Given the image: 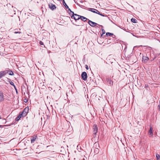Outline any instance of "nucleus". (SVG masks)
Returning a JSON list of instances; mask_svg holds the SVG:
<instances>
[{
  "label": "nucleus",
  "instance_id": "25",
  "mask_svg": "<svg viewBox=\"0 0 160 160\" xmlns=\"http://www.w3.org/2000/svg\"><path fill=\"white\" fill-rule=\"evenodd\" d=\"M157 160H160V156L159 155L157 154L156 155Z\"/></svg>",
  "mask_w": 160,
  "mask_h": 160
},
{
  "label": "nucleus",
  "instance_id": "36",
  "mask_svg": "<svg viewBox=\"0 0 160 160\" xmlns=\"http://www.w3.org/2000/svg\"><path fill=\"white\" fill-rule=\"evenodd\" d=\"M116 37V36H115V35H114V34H113V36H112V38H115Z\"/></svg>",
  "mask_w": 160,
  "mask_h": 160
},
{
  "label": "nucleus",
  "instance_id": "5",
  "mask_svg": "<svg viewBox=\"0 0 160 160\" xmlns=\"http://www.w3.org/2000/svg\"><path fill=\"white\" fill-rule=\"evenodd\" d=\"M107 84L109 86L113 85V81H112L110 78H107L106 79Z\"/></svg>",
  "mask_w": 160,
  "mask_h": 160
},
{
  "label": "nucleus",
  "instance_id": "6",
  "mask_svg": "<svg viewBox=\"0 0 160 160\" xmlns=\"http://www.w3.org/2000/svg\"><path fill=\"white\" fill-rule=\"evenodd\" d=\"M38 139V137L37 135H34L31 136V142L32 143H34L36 139Z\"/></svg>",
  "mask_w": 160,
  "mask_h": 160
},
{
  "label": "nucleus",
  "instance_id": "33",
  "mask_svg": "<svg viewBox=\"0 0 160 160\" xmlns=\"http://www.w3.org/2000/svg\"><path fill=\"white\" fill-rule=\"evenodd\" d=\"M85 68H86V69L87 70H88V66L87 65H85Z\"/></svg>",
  "mask_w": 160,
  "mask_h": 160
},
{
  "label": "nucleus",
  "instance_id": "10",
  "mask_svg": "<svg viewBox=\"0 0 160 160\" xmlns=\"http://www.w3.org/2000/svg\"><path fill=\"white\" fill-rule=\"evenodd\" d=\"M49 8L52 10H54V9H56V7L55 5L52 3H50L49 4Z\"/></svg>",
  "mask_w": 160,
  "mask_h": 160
},
{
  "label": "nucleus",
  "instance_id": "31",
  "mask_svg": "<svg viewBox=\"0 0 160 160\" xmlns=\"http://www.w3.org/2000/svg\"><path fill=\"white\" fill-rule=\"evenodd\" d=\"M28 99H27V98H25L24 99V102H28Z\"/></svg>",
  "mask_w": 160,
  "mask_h": 160
},
{
  "label": "nucleus",
  "instance_id": "14",
  "mask_svg": "<svg viewBox=\"0 0 160 160\" xmlns=\"http://www.w3.org/2000/svg\"><path fill=\"white\" fill-rule=\"evenodd\" d=\"M73 24L74 25H75L76 26H83L84 25L82 21H81V22H80L78 23H77V24L73 23Z\"/></svg>",
  "mask_w": 160,
  "mask_h": 160
},
{
  "label": "nucleus",
  "instance_id": "28",
  "mask_svg": "<svg viewBox=\"0 0 160 160\" xmlns=\"http://www.w3.org/2000/svg\"><path fill=\"white\" fill-rule=\"evenodd\" d=\"M93 9H94V8H88V10L89 11L92 12V11H93Z\"/></svg>",
  "mask_w": 160,
  "mask_h": 160
},
{
  "label": "nucleus",
  "instance_id": "7",
  "mask_svg": "<svg viewBox=\"0 0 160 160\" xmlns=\"http://www.w3.org/2000/svg\"><path fill=\"white\" fill-rule=\"evenodd\" d=\"M92 12L98 14L103 17H105L106 16L104 14H102V13H100L98 10L94 8L93 10V11H92Z\"/></svg>",
  "mask_w": 160,
  "mask_h": 160
},
{
  "label": "nucleus",
  "instance_id": "40",
  "mask_svg": "<svg viewBox=\"0 0 160 160\" xmlns=\"http://www.w3.org/2000/svg\"><path fill=\"white\" fill-rule=\"evenodd\" d=\"M14 124V122H12V123H11V124L9 125V126H11V125H13V124Z\"/></svg>",
  "mask_w": 160,
  "mask_h": 160
},
{
  "label": "nucleus",
  "instance_id": "30",
  "mask_svg": "<svg viewBox=\"0 0 160 160\" xmlns=\"http://www.w3.org/2000/svg\"><path fill=\"white\" fill-rule=\"evenodd\" d=\"M110 34V32H107L106 33V35L107 36H110V34Z\"/></svg>",
  "mask_w": 160,
  "mask_h": 160
},
{
  "label": "nucleus",
  "instance_id": "34",
  "mask_svg": "<svg viewBox=\"0 0 160 160\" xmlns=\"http://www.w3.org/2000/svg\"><path fill=\"white\" fill-rule=\"evenodd\" d=\"M158 109L159 111H160V105H158Z\"/></svg>",
  "mask_w": 160,
  "mask_h": 160
},
{
  "label": "nucleus",
  "instance_id": "8",
  "mask_svg": "<svg viewBox=\"0 0 160 160\" xmlns=\"http://www.w3.org/2000/svg\"><path fill=\"white\" fill-rule=\"evenodd\" d=\"M142 59V62L144 63H147L148 61L149 60V58L146 56H143Z\"/></svg>",
  "mask_w": 160,
  "mask_h": 160
},
{
  "label": "nucleus",
  "instance_id": "18",
  "mask_svg": "<svg viewBox=\"0 0 160 160\" xmlns=\"http://www.w3.org/2000/svg\"><path fill=\"white\" fill-rule=\"evenodd\" d=\"M62 3L63 5L65 6L66 8L68 9V7L65 2L64 0H63Z\"/></svg>",
  "mask_w": 160,
  "mask_h": 160
},
{
  "label": "nucleus",
  "instance_id": "39",
  "mask_svg": "<svg viewBox=\"0 0 160 160\" xmlns=\"http://www.w3.org/2000/svg\"><path fill=\"white\" fill-rule=\"evenodd\" d=\"M110 34V36H113V34L112 33H110V34Z\"/></svg>",
  "mask_w": 160,
  "mask_h": 160
},
{
  "label": "nucleus",
  "instance_id": "44",
  "mask_svg": "<svg viewBox=\"0 0 160 160\" xmlns=\"http://www.w3.org/2000/svg\"><path fill=\"white\" fill-rule=\"evenodd\" d=\"M148 85L146 86V87H148Z\"/></svg>",
  "mask_w": 160,
  "mask_h": 160
},
{
  "label": "nucleus",
  "instance_id": "17",
  "mask_svg": "<svg viewBox=\"0 0 160 160\" xmlns=\"http://www.w3.org/2000/svg\"><path fill=\"white\" fill-rule=\"evenodd\" d=\"M7 79L8 81L9 82L10 85L13 86L15 85L14 83L11 81V80L9 78H7Z\"/></svg>",
  "mask_w": 160,
  "mask_h": 160
},
{
  "label": "nucleus",
  "instance_id": "19",
  "mask_svg": "<svg viewBox=\"0 0 160 160\" xmlns=\"http://www.w3.org/2000/svg\"><path fill=\"white\" fill-rule=\"evenodd\" d=\"M94 146L95 147V148L97 149H98V148L99 147V144L98 142H95L94 144Z\"/></svg>",
  "mask_w": 160,
  "mask_h": 160
},
{
  "label": "nucleus",
  "instance_id": "32",
  "mask_svg": "<svg viewBox=\"0 0 160 160\" xmlns=\"http://www.w3.org/2000/svg\"><path fill=\"white\" fill-rule=\"evenodd\" d=\"M13 86V87H14V89H15V90H16V92H17V88H16V86H15V85H14V86Z\"/></svg>",
  "mask_w": 160,
  "mask_h": 160
},
{
  "label": "nucleus",
  "instance_id": "29",
  "mask_svg": "<svg viewBox=\"0 0 160 160\" xmlns=\"http://www.w3.org/2000/svg\"><path fill=\"white\" fill-rule=\"evenodd\" d=\"M2 120L3 123H5L6 122V120L5 119H2Z\"/></svg>",
  "mask_w": 160,
  "mask_h": 160
},
{
  "label": "nucleus",
  "instance_id": "12",
  "mask_svg": "<svg viewBox=\"0 0 160 160\" xmlns=\"http://www.w3.org/2000/svg\"><path fill=\"white\" fill-rule=\"evenodd\" d=\"M23 116L20 112L19 115H18L15 118V120L16 121H19V120Z\"/></svg>",
  "mask_w": 160,
  "mask_h": 160
},
{
  "label": "nucleus",
  "instance_id": "2",
  "mask_svg": "<svg viewBox=\"0 0 160 160\" xmlns=\"http://www.w3.org/2000/svg\"><path fill=\"white\" fill-rule=\"evenodd\" d=\"M88 23L92 27H94L96 26L97 25H99L102 28H103V26L102 25H100L97 24V23L94 22L89 20H88Z\"/></svg>",
  "mask_w": 160,
  "mask_h": 160
},
{
  "label": "nucleus",
  "instance_id": "16",
  "mask_svg": "<svg viewBox=\"0 0 160 160\" xmlns=\"http://www.w3.org/2000/svg\"><path fill=\"white\" fill-rule=\"evenodd\" d=\"M4 72L3 71H1L0 72V78H2V77L4 76Z\"/></svg>",
  "mask_w": 160,
  "mask_h": 160
},
{
  "label": "nucleus",
  "instance_id": "35",
  "mask_svg": "<svg viewBox=\"0 0 160 160\" xmlns=\"http://www.w3.org/2000/svg\"><path fill=\"white\" fill-rule=\"evenodd\" d=\"M90 78V82H94L93 80V79L92 80V79H91V78Z\"/></svg>",
  "mask_w": 160,
  "mask_h": 160
},
{
  "label": "nucleus",
  "instance_id": "11",
  "mask_svg": "<svg viewBox=\"0 0 160 160\" xmlns=\"http://www.w3.org/2000/svg\"><path fill=\"white\" fill-rule=\"evenodd\" d=\"M4 100V96L3 92H0V102H1Z\"/></svg>",
  "mask_w": 160,
  "mask_h": 160
},
{
  "label": "nucleus",
  "instance_id": "4",
  "mask_svg": "<svg viewBox=\"0 0 160 160\" xmlns=\"http://www.w3.org/2000/svg\"><path fill=\"white\" fill-rule=\"evenodd\" d=\"M81 77L82 79L84 81H86L88 78V74L87 73L85 72H82Z\"/></svg>",
  "mask_w": 160,
  "mask_h": 160
},
{
  "label": "nucleus",
  "instance_id": "20",
  "mask_svg": "<svg viewBox=\"0 0 160 160\" xmlns=\"http://www.w3.org/2000/svg\"><path fill=\"white\" fill-rule=\"evenodd\" d=\"M74 19L75 20L76 22H77V20L80 19V17L79 16L76 17V16H74Z\"/></svg>",
  "mask_w": 160,
  "mask_h": 160
},
{
  "label": "nucleus",
  "instance_id": "23",
  "mask_svg": "<svg viewBox=\"0 0 160 160\" xmlns=\"http://www.w3.org/2000/svg\"><path fill=\"white\" fill-rule=\"evenodd\" d=\"M149 133L150 135H153V132L152 131V128L151 127L150 128L149 131Z\"/></svg>",
  "mask_w": 160,
  "mask_h": 160
},
{
  "label": "nucleus",
  "instance_id": "15",
  "mask_svg": "<svg viewBox=\"0 0 160 160\" xmlns=\"http://www.w3.org/2000/svg\"><path fill=\"white\" fill-rule=\"evenodd\" d=\"M72 16H71V18L72 19L74 18V16H76V17L79 16V15H78L77 14L74 13V12H72Z\"/></svg>",
  "mask_w": 160,
  "mask_h": 160
},
{
  "label": "nucleus",
  "instance_id": "41",
  "mask_svg": "<svg viewBox=\"0 0 160 160\" xmlns=\"http://www.w3.org/2000/svg\"><path fill=\"white\" fill-rule=\"evenodd\" d=\"M139 47H142L143 46L141 45L139 46Z\"/></svg>",
  "mask_w": 160,
  "mask_h": 160
},
{
  "label": "nucleus",
  "instance_id": "13",
  "mask_svg": "<svg viewBox=\"0 0 160 160\" xmlns=\"http://www.w3.org/2000/svg\"><path fill=\"white\" fill-rule=\"evenodd\" d=\"M79 17H80V19H81L82 21L84 22H86L88 19L87 18L83 16L79 15Z\"/></svg>",
  "mask_w": 160,
  "mask_h": 160
},
{
  "label": "nucleus",
  "instance_id": "1",
  "mask_svg": "<svg viewBox=\"0 0 160 160\" xmlns=\"http://www.w3.org/2000/svg\"><path fill=\"white\" fill-rule=\"evenodd\" d=\"M29 111V107H26L22 111V112H20L22 114V116H23V117H25L28 113V112Z\"/></svg>",
  "mask_w": 160,
  "mask_h": 160
},
{
  "label": "nucleus",
  "instance_id": "3",
  "mask_svg": "<svg viewBox=\"0 0 160 160\" xmlns=\"http://www.w3.org/2000/svg\"><path fill=\"white\" fill-rule=\"evenodd\" d=\"M4 72L5 75L7 73H8L9 75L11 76H13L14 75V73L12 70H11L9 68H7L6 70H5L4 71H3Z\"/></svg>",
  "mask_w": 160,
  "mask_h": 160
},
{
  "label": "nucleus",
  "instance_id": "42",
  "mask_svg": "<svg viewBox=\"0 0 160 160\" xmlns=\"http://www.w3.org/2000/svg\"><path fill=\"white\" fill-rule=\"evenodd\" d=\"M80 2H81L82 3V2H83V1H82V0L81 1H80Z\"/></svg>",
  "mask_w": 160,
  "mask_h": 160
},
{
  "label": "nucleus",
  "instance_id": "43",
  "mask_svg": "<svg viewBox=\"0 0 160 160\" xmlns=\"http://www.w3.org/2000/svg\"><path fill=\"white\" fill-rule=\"evenodd\" d=\"M152 102H154V101L153 100H152Z\"/></svg>",
  "mask_w": 160,
  "mask_h": 160
},
{
  "label": "nucleus",
  "instance_id": "27",
  "mask_svg": "<svg viewBox=\"0 0 160 160\" xmlns=\"http://www.w3.org/2000/svg\"><path fill=\"white\" fill-rule=\"evenodd\" d=\"M39 44L40 45H44V44H43V43L41 41H40L39 42Z\"/></svg>",
  "mask_w": 160,
  "mask_h": 160
},
{
  "label": "nucleus",
  "instance_id": "37",
  "mask_svg": "<svg viewBox=\"0 0 160 160\" xmlns=\"http://www.w3.org/2000/svg\"><path fill=\"white\" fill-rule=\"evenodd\" d=\"M4 126H6V125L3 126V125H0V128H2Z\"/></svg>",
  "mask_w": 160,
  "mask_h": 160
},
{
  "label": "nucleus",
  "instance_id": "26",
  "mask_svg": "<svg viewBox=\"0 0 160 160\" xmlns=\"http://www.w3.org/2000/svg\"><path fill=\"white\" fill-rule=\"evenodd\" d=\"M68 8V12L69 13V14H70V15H71V14L70 12H69V11L71 13H72V12H73L69 8Z\"/></svg>",
  "mask_w": 160,
  "mask_h": 160
},
{
  "label": "nucleus",
  "instance_id": "22",
  "mask_svg": "<svg viewBox=\"0 0 160 160\" xmlns=\"http://www.w3.org/2000/svg\"><path fill=\"white\" fill-rule=\"evenodd\" d=\"M13 32L15 34H17V33L20 34V33H21V32H20V31H18V29H15L14 30V31Z\"/></svg>",
  "mask_w": 160,
  "mask_h": 160
},
{
  "label": "nucleus",
  "instance_id": "24",
  "mask_svg": "<svg viewBox=\"0 0 160 160\" xmlns=\"http://www.w3.org/2000/svg\"><path fill=\"white\" fill-rule=\"evenodd\" d=\"M102 33L100 37H101L102 36V35L104 34L105 33V31L104 30V29H102Z\"/></svg>",
  "mask_w": 160,
  "mask_h": 160
},
{
  "label": "nucleus",
  "instance_id": "9",
  "mask_svg": "<svg viewBox=\"0 0 160 160\" xmlns=\"http://www.w3.org/2000/svg\"><path fill=\"white\" fill-rule=\"evenodd\" d=\"M93 133L94 134H96L98 132V126L96 124H94L93 126Z\"/></svg>",
  "mask_w": 160,
  "mask_h": 160
},
{
  "label": "nucleus",
  "instance_id": "38",
  "mask_svg": "<svg viewBox=\"0 0 160 160\" xmlns=\"http://www.w3.org/2000/svg\"><path fill=\"white\" fill-rule=\"evenodd\" d=\"M75 2L78 6H80V5L78 3H77V2Z\"/></svg>",
  "mask_w": 160,
  "mask_h": 160
},
{
  "label": "nucleus",
  "instance_id": "45",
  "mask_svg": "<svg viewBox=\"0 0 160 160\" xmlns=\"http://www.w3.org/2000/svg\"><path fill=\"white\" fill-rule=\"evenodd\" d=\"M155 58H154L153 59H152V60H154V59H155Z\"/></svg>",
  "mask_w": 160,
  "mask_h": 160
},
{
  "label": "nucleus",
  "instance_id": "21",
  "mask_svg": "<svg viewBox=\"0 0 160 160\" xmlns=\"http://www.w3.org/2000/svg\"><path fill=\"white\" fill-rule=\"evenodd\" d=\"M131 21L133 23H136L137 22V20L136 19H135L134 18H132L131 19Z\"/></svg>",
  "mask_w": 160,
  "mask_h": 160
}]
</instances>
